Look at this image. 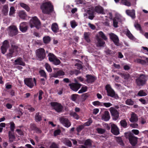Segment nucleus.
<instances>
[{"instance_id":"338daca9","label":"nucleus","mask_w":148,"mask_h":148,"mask_svg":"<svg viewBox=\"0 0 148 148\" xmlns=\"http://www.w3.org/2000/svg\"><path fill=\"white\" fill-rule=\"evenodd\" d=\"M111 132L114 134L117 135L119 133V130H111Z\"/></svg>"},{"instance_id":"c85d7f7f","label":"nucleus","mask_w":148,"mask_h":148,"mask_svg":"<svg viewBox=\"0 0 148 148\" xmlns=\"http://www.w3.org/2000/svg\"><path fill=\"white\" fill-rule=\"evenodd\" d=\"M125 12L127 15L130 16L132 18H133L134 17L135 13L134 10H126Z\"/></svg>"},{"instance_id":"a211bd4d","label":"nucleus","mask_w":148,"mask_h":148,"mask_svg":"<svg viewBox=\"0 0 148 148\" xmlns=\"http://www.w3.org/2000/svg\"><path fill=\"white\" fill-rule=\"evenodd\" d=\"M110 119V116L109 112L105 111L101 116V119L105 121H108Z\"/></svg>"},{"instance_id":"dca6fc26","label":"nucleus","mask_w":148,"mask_h":148,"mask_svg":"<svg viewBox=\"0 0 148 148\" xmlns=\"http://www.w3.org/2000/svg\"><path fill=\"white\" fill-rule=\"evenodd\" d=\"M25 84L30 88L34 86L32 78H26L24 80Z\"/></svg>"},{"instance_id":"37998d69","label":"nucleus","mask_w":148,"mask_h":148,"mask_svg":"<svg viewBox=\"0 0 148 148\" xmlns=\"http://www.w3.org/2000/svg\"><path fill=\"white\" fill-rule=\"evenodd\" d=\"M120 74L122 78L125 79H128L129 77V75L128 74L122 73H121Z\"/></svg>"},{"instance_id":"b1692460","label":"nucleus","mask_w":148,"mask_h":148,"mask_svg":"<svg viewBox=\"0 0 148 148\" xmlns=\"http://www.w3.org/2000/svg\"><path fill=\"white\" fill-rule=\"evenodd\" d=\"M126 30L125 34L128 38L131 40H135L136 39L135 38L131 33L129 30L127 29Z\"/></svg>"},{"instance_id":"5fc2aeb1","label":"nucleus","mask_w":148,"mask_h":148,"mask_svg":"<svg viewBox=\"0 0 148 148\" xmlns=\"http://www.w3.org/2000/svg\"><path fill=\"white\" fill-rule=\"evenodd\" d=\"M79 73H80L79 71L76 70H74L70 71V74L71 75L75 74L76 75H77Z\"/></svg>"},{"instance_id":"72a5a7b5","label":"nucleus","mask_w":148,"mask_h":148,"mask_svg":"<svg viewBox=\"0 0 148 148\" xmlns=\"http://www.w3.org/2000/svg\"><path fill=\"white\" fill-rule=\"evenodd\" d=\"M63 142L65 145L69 147H71L72 144L71 141L66 138H64L63 140Z\"/></svg>"},{"instance_id":"6e6d98bb","label":"nucleus","mask_w":148,"mask_h":148,"mask_svg":"<svg viewBox=\"0 0 148 148\" xmlns=\"http://www.w3.org/2000/svg\"><path fill=\"white\" fill-rule=\"evenodd\" d=\"M52 62L56 65H58L60 63V61L56 58Z\"/></svg>"},{"instance_id":"e433bc0d","label":"nucleus","mask_w":148,"mask_h":148,"mask_svg":"<svg viewBox=\"0 0 148 148\" xmlns=\"http://www.w3.org/2000/svg\"><path fill=\"white\" fill-rule=\"evenodd\" d=\"M2 12L5 15L7 14L8 11V5H5L3 6Z\"/></svg>"},{"instance_id":"39448f33","label":"nucleus","mask_w":148,"mask_h":148,"mask_svg":"<svg viewBox=\"0 0 148 148\" xmlns=\"http://www.w3.org/2000/svg\"><path fill=\"white\" fill-rule=\"evenodd\" d=\"M106 89L107 91L108 96L113 97L116 99H118L119 98L118 96L115 94L114 91L111 88L110 85L108 84L106 85Z\"/></svg>"},{"instance_id":"423d86ee","label":"nucleus","mask_w":148,"mask_h":148,"mask_svg":"<svg viewBox=\"0 0 148 148\" xmlns=\"http://www.w3.org/2000/svg\"><path fill=\"white\" fill-rule=\"evenodd\" d=\"M30 24L31 28L35 26L37 28H39L40 23L38 18L36 16H34L30 20Z\"/></svg>"},{"instance_id":"393cba45","label":"nucleus","mask_w":148,"mask_h":148,"mask_svg":"<svg viewBox=\"0 0 148 148\" xmlns=\"http://www.w3.org/2000/svg\"><path fill=\"white\" fill-rule=\"evenodd\" d=\"M92 123V121L91 120H89V121L85 123L83 125L79 126L77 128V130H82L84 129V126H88Z\"/></svg>"},{"instance_id":"f3484780","label":"nucleus","mask_w":148,"mask_h":148,"mask_svg":"<svg viewBox=\"0 0 148 148\" xmlns=\"http://www.w3.org/2000/svg\"><path fill=\"white\" fill-rule=\"evenodd\" d=\"M81 148H91L92 147V141L90 139L86 140L84 145H81Z\"/></svg>"},{"instance_id":"c9c22d12","label":"nucleus","mask_w":148,"mask_h":148,"mask_svg":"<svg viewBox=\"0 0 148 148\" xmlns=\"http://www.w3.org/2000/svg\"><path fill=\"white\" fill-rule=\"evenodd\" d=\"M20 6L27 11H29L30 10V8L26 4L23 3H20Z\"/></svg>"},{"instance_id":"603ef678","label":"nucleus","mask_w":148,"mask_h":148,"mask_svg":"<svg viewBox=\"0 0 148 148\" xmlns=\"http://www.w3.org/2000/svg\"><path fill=\"white\" fill-rule=\"evenodd\" d=\"M87 89V87L86 86L82 87L81 89L79 90L78 92L79 93H82L83 92H86Z\"/></svg>"},{"instance_id":"e2e57ef3","label":"nucleus","mask_w":148,"mask_h":148,"mask_svg":"<svg viewBox=\"0 0 148 148\" xmlns=\"http://www.w3.org/2000/svg\"><path fill=\"white\" fill-rule=\"evenodd\" d=\"M78 95L76 94H73L71 96V99L73 101H76L77 97V96Z\"/></svg>"},{"instance_id":"ea45409f","label":"nucleus","mask_w":148,"mask_h":148,"mask_svg":"<svg viewBox=\"0 0 148 148\" xmlns=\"http://www.w3.org/2000/svg\"><path fill=\"white\" fill-rule=\"evenodd\" d=\"M39 112L37 113L35 116V120L37 122H39L42 120L41 117L39 115Z\"/></svg>"},{"instance_id":"680f3d73","label":"nucleus","mask_w":148,"mask_h":148,"mask_svg":"<svg viewBox=\"0 0 148 148\" xmlns=\"http://www.w3.org/2000/svg\"><path fill=\"white\" fill-rule=\"evenodd\" d=\"M102 104L106 108L109 107L112 105V104L109 102L104 103H103Z\"/></svg>"},{"instance_id":"6e6552de","label":"nucleus","mask_w":148,"mask_h":148,"mask_svg":"<svg viewBox=\"0 0 148 148\" xmlns=\"http://www.w3.org/2000/svg\"><path fill=\"white\" fill-rule=\"evenodd\" d=\"M109 110L111 115L113 119L116 120L119 117V112L114 108L112 107L110 108Z\"/></svg>"},{"instance_id":"c03bdc74","label":"nucleus","mask_w":148,"mask_h":148,"mask_svg":"<svg viewBox=\"0 0 148 148\" xmlns=\"http://www.w3.org/2000/svg\"><path fill=\"white\" fill-rule=\"evenodd\" d=\"M147 94L143 90L139 91L138 94V95L139 96H144L147 95Z\"/></svg>"},{"instance_id":"aec40b11","label":"nucleus","mask_w":148,"mask_h":148,"mask_svg":"<svg viewBox=\"0 0 148 148\" xmlns=\"http://www.w3.org/2000/svg\"><path fill=\"white\" fill-rule=\"evenodd\" d=\"M86 13L88 15V18L91 20H92L95 17L94 15V10L91 8H89L86 11Z\"/></svg>"},{"instance_id":"774afa93","label":"nucleus","mask_w":148,"mask_h":148,"mask_svg":"<svg viewBox=\"0 0 148 148\" xmlns=\"http://www.w3.org/2000/svg\"><path fill=\"white\" fill-rule=\"evenodd\" d=\"M50 148H59L58 145L55 143H53L50 147Z\"/></svg>"},{"instance_id":"2f4dec72","label":"nucleus","mask_w":148,"mask_h":148,"mask_svg":"<svg viewBox=\"0 0 148 148\" xmlns=\"http://www.w3.org/2000/svg\"><path fill=\"white\" fill-rule=\"evenodd\" d=\"M87 81L88 83H92L94 82L95 80V78L94 77L91 75H86Z\"/></svg>"},{"instance_id":"f704fd0d","label":"nucleus","mask_w":148,"mask_h":148,"mask_svg":"<svg viewBox=\"0 0 148 148\" xmlns=\"http://www.w3.org/2000/svg\"><path fill=\"white\" fill-rule=\"evenodd\" d=\"M18 15L20 17L23 19H25L27 16V15L24 11H20L18 12Z\"/></svg>"},{"instance_id":"4c0bfd02","label":"nucleus","mask_w":148,"mask_h":148,"mask_svg":"<svg viewBox=\"0 0 148 148\" xmlns=\"http://www.w3.org/2000/svg\"><path fill=\"white\" fill-rule=\"evenodd\" d=\"M49 59L51 62H52L56 58V57L53 54L49 53L48 54Z\"/></svg>"},{"instance_id":"bb28decb","label":"nucleus","mask_w":148,"mask_h":148,"mask_svg":"<svg viewBox=\"0 0 148 148\" xmlns=\"http://www.w3.org/2000/svg\"><path fill=\"white\" fill-rule=\"evenodd\" d=\"M138 117L136 114L134 113L131 114V117L130 119V121L131 122H136L138 121Z\"/></svg>"},{"instance_id":"412c9836","label":"nucleus","mask_w":148,"mask_h":148,"mask_svg":"<svg viewBox=\"0 0 148 148\" xmlns=\"http://www.w3.org/2000/svg\"><path fill=\"white\" fill-rule=\"evenodd\" d=\"M14 64L15 65H19L24 66L25 64L23 61L22 58L19 57L17 58L14 61Z\"/></svg>"},{"instance_id":"ddd939ff","label":"nucleus","mask_w":148,"mask_h":148,"mask_svg":"<svg viewBox=\"0 0 148 148\" xmlns=\"http://www.w3.org/2000/svg\"><path fill=\"white\" fill-rule=\"evenodd\" d=\"M75 82V83H72L69 84V85L72 90L76 91L80 88L81 85L80 84L77 83L76 81Z\"/></svg>"},{"instance_id":"6ab92c4d","label":"nucleus","mask_w":148,"mask_h":148,"mask_svg":"<svg viewBox=\"0 0 148 148\" xmlns=\"http://www.w3.org/2000/svg\"><path fill=\"white\" fill-rule=\"evenodd\" d=\"M122 21L121 17L119 16H116L113 19V24L114 26L115 27H118V22H121Z\"/></svg>"},{"instance_id":"a878e982","label":"nucleus","mask_w":148,"mask_h":148,"mask_svg":"<svg viewBox=\"0 0 148 148\" xmlns=\"http://www.w3.org/2000/svg\"><path fill=\"white\" fill-rule=\"evenodd\" d=\"M51 28L52 31L54 32L57 33L58 32L59 28L57 24L54 23L52 24Z\"/></svg>"},{"instance_id":"7ed1b4c3","label":"nucleus","mask_w":148,"mask_h":148,"mask_svg":"<svg viewBox=\"0 0 148 148\" xmlns=\"http://www.w3.org/2000/svg\"><path fill=\"white\" fill-rule=\"evenodd\" d=\"M148 79L147 76L141 74L139 77L136 79V83L138 86H143L145 84Z\"/></svg>"},{"instance_id":"20e7f679","label":"nucleus","mask_w":148,"mask_h":148,"mask_svg":"<svg viewBox=\"0 0 148 148\" xmlns=\"http://www.w3.org/2000/svg\"><path fill=\"white\" fill-rule=\"evenodd\" d=\"M36 53L37 58L40 61L44 59L45 57V51L43 48H40L37 49Z\"/></svg>"},{"instance_id":"2eb2a0df","label":"nucleus","mask_w":148,"mask_h":148,"mask_svg":"<svg viewBox=\"0 0 148 148\" xmlns=\"http://www.w3.org/2000/svg\"><path fill=\"white\" fill-rule=\"evenodd\" d=\"M27 23L25 22L21 23L20 25L19 29L23 32H25L27 30Z\"/></svg>"},{"instance_id":"5701e85b","label":"nucleus","mask_w":148,"mask_h":148,"mask_svg":"<svg viewBox=\"0 0 148 148\" xmlns=\"http://www.w3.org/2000/svg\"><path fill=\"white\" fill-rule=\"evenodd\" d=\"M65 73L62 70H60L58 71L56 73L53 74V77L55 78L59 76L64 75Z\"/></svg>"},{"instance_id":"8fccbe9b","label":"nucleus","mask_w":148,"mask_h":148,"mask_svg":"<svg viewBox=\"0 0 148 148\" xmlns=\"http://www.w3.org/2000/svg\"><path fill=\"white\" fill-rule=\"evenodd\" d=\"M45 68L47 71L49 72H51L52 71V69L51 66L48 63H46L45 65Z\"/></svg>"},{"instance_id":"79ce46f5","label":"nucleus","mask_w":148,"mask_h":148,"mask_svg":"<svg viewBox=\"0 0 148 148\" xmlns=\"http://www.w3.org/2000/svg\"><path fill=\"white\" fill-rule=\"evenodd\" d=\"M39 73L41 77H44L47 79V75L45 71L43 70H40L39 71Z\"/></svg>"},{"instance_id":"3c124183","label":"nucleus","mask_w":148,"mask_h":148,"mask_svg":"<svg viewBox=\"0 0 148 148\" xmlns=\"http://www.w3.org/2000/svg\"><path fill=\"white\" fill-rule=\"evenodd\" d=\"M125 102L126 104L128 105H133L134 103V102L131 99H127Z\"/></svg>"},{"instance_id":"a18cd8bd","label":"nucleus","mask_w":148,"mask_h":148,"mask_svg":"<svg viewBox=\"0 0 148 148\" xmlns=\"http://www.w3.org/2000/svg\"><path fill=\"white\" fill-rule=\"evenodd\" d=\"M99 34L100 36L105 40H107V38L105 36V34L102 32H99Z\"/></svg>"},{"instance_id":"c756f323","label":"nucleus","mask_w":148,"mask_h":148,"mask_svg":"<svg viewBox=\"0 0 148 148\" xmlns=\"http://www.w3.org/2000/svg\"><path fill=\"white\" fill-rule=\"evenodd\" d=\"M97 45L98 47L103 46L105 44V42L99 37L97 38Z\"/></svg>"},{"instance_id":"0e129e2a","label":"nucleus","mask_w":148,"mask_h":148,"mask_svg":"<svg viewBox=\"0 0 148 148\" xmlns=\"http://www.w3.org/2000/svg\"><path fill=\"white\" fill-rule=\"evenodd\" d=\"M43 94V92L41 90H40L39 91V96L38 99L39 100H40L42 99V95Z\"/></svg>"},{"instance_id":"49530a36","label":"nucleus","mask_w":148,"mask_h":148,"mask_svg":"<svg viewBox=\"0 0 148 148\" xmlns=\"http://www.w3.org/2000/svg\"><path fill=\"white\" fill-rule=\"evenodd\" d=\"M116 141L118 144H119L121 145L122 146H124V144L121 138L118 137L117 138Z\"/></svg>"},{"instance_id":"a19ab883","label":"nucleus","mask_w":148,"mask_h":148,"mask_svg":"<svg viewBox=\"0 0 148 148\" xmlns=\"http://www.w3.org/2000/svg\"><path fill=\"white\" fill-rule=\"evenodd\" d=\"M44 42L45 44L48 43L51 40V39L48 36L44 37L43 38Z\"/></svg>"},{"instance_id":"f257e3e1","label":"nucleus","mask_w":148,"mask_h":148,"mask_svg":"<svg viewBox=\"0 0 148 148\" xmlns=\"http://www.w3.org/2000/svg\"><path fill=\"white\" fill-rule=\"evenodd\" d=\"M41 9L43 13L49 14L53 11V7L49 1L43 3L41 6Z\"/></svg>"},{"instance_id":"58836bf2","label":"nucleus","mask_w":148,"mask_h":148,"mask_svg":"<svg viewBox=\"0 0 148 148\" xmlns=\"http://www.w3.org/2000/svg\"><path fill=\"white\" fill-rule=\"evenodd\" d=\"M70 114V115L73 116L74 119L77 120L79 119V116L75 112H72Z\"/></svg>"},{"instance_id":"13d9d810","label":"nucleus","mask_w":148,"mask_h":148,"mask_svg":"<svg viewBox=\"0 0 148 148\" xmlns=\"http://www.w3.org/2000/svg\"><path fill=\"white\" fill-rule=\"evenodd\" d=\"M11 48H12L15 51H18V46L14 44H12Z\"/></svg>"},{"instance_id":"864d4df0","label":"nucleus","mask_w":148,"mask_h":148,"mask_svg":"<svg viewBox=\"0 0 148 148\" xmlns=\"http://www.w3.org/2000/svg\"><path fill=\"white\" fill-rule=\"evenodd\" d=\"M136 62L137 63H140L142 64H146V62L145 60L139 59H136Z\"/></svg>"},{"instance_id":"4d7b16f0","label":"nucleus","mask_w":148,"mask_h":148,"mask_svg":"<svg viewBox=\"0 0 148 148\" xmlns=\"http://www.w3.org/2000/svg\"><path fill=\"white\" fill-rule=\"evenodd\" d=\"M92 103L93 105L95 106H103L102 103L99 102L98 101H94Z\"/></svg>"},{"instance_id":"09e8293b","label":"nucleus","mask_w":148,"mask_h":148,"mask_svg":"<svg viewBox=\"0 0 148 148\" xmlns=\"http://www.w3.org/2000/svg\"><path fill=\"white\" fill-rule=\"evenodd\" d=\"M120 124L121 126L124 128H125L127 126V123L125 120H121L120 121Z\"/></svg>"},{"instance_id":"de8ad7c7","label":"nucleus","mask_w":148,"mask_h":148,"mask_svg":"<svg viewBox=\"0 0 148 148\" xmlns=\"http://www.w3.org/2000/svg\"><path fill=\"white\" fill-rule=\"evenodd\" d=\"M70 24L71 27L73 28H75L77 25V24L74 20L70 22Z\"/></svg>"},{"instance_id":"052dcab7","label":"nucleus","mask_w":148,"mask_h":148,"mask_svg":"<svg viewBox=\"0 0 148 148\" xmlns=\"http://www.w3.org/2000/svg\"><path fill=\"white\" fill-rule=\"evenodd\" d=\"M105 52L107 54H110V55H112L114 54L115 53L114 52L109 49H107L105 51Z\"/></svg>"},{"instance_id":"7c9ffc66","label":"nucleus","mask_w":148,"mask_h":148,"mask_svg":"<svg viewBox=\"0 0 148 148\" xmlns=\"http://www.w3.org/2000/svg\"><path fill=\"white\" fill-rule=\"evenodd\" d=\"M95 9L96 12L98 13L104 14L103 9L102 7L101 6H96Z\"/></svg>"},{"instance_id":"f8f14e48","label":"nucleus","mask_w":148,"mask_h":148,"mask_svg":"<svg viewBox=\"0 0 148 148\" xmlns=\"http://www.w3.org/2000/svg\"><path fill=\"white\" fill-rule=\"evenodd\" d=\"M110 39L113 41L115 45H119V39L118 36L113 33H110L109 34Z\"/></svg>"},{"instance_id":"9d476101","label":"nucleus","mask_w":148,"mask_h":148,"mask_svg":"<svg viewBox=\"0 0 148 148\" xmlns=\"http://www.w3.org/2000/svg\"><path fill=\"white\" fill-rule=\"evenodd\" d=\"M60 122L65 127H68L71 125V123L68 119L63 117L59 118Z\"/></svg>"},{"instance_id":"cd10ccee","label":"nucleus","mask_w":148,"mask_h":148,"mask_svg":"<svg viewBox=\"0 0 148 148\" xmlns=\"http://www.w3.org/2000/svg\"><path fill=\"white\" fill-rule=\"evenodd\" d=\"M90 33L89 32H84V38L86 42H90Z\"/></svg>"},{"instance_id":"f03ea898","label":"nucleus","mask_w":148,"mask_h":148,"mask_svg":"<svg viewBox=\"0 0 148 148\" xmlns=\"http://www.w3.org/2000/svg\"><path fill=\"white\" fill-rule=\"evenodd\" d=\"M125 134V137L128 139L130 143L132 146H135L137 144L138 138L134 136L131 132H126Z\"/></svg>"},{"instance_id":"1a4fd4ad","label":"nucleus","mask_w":148,"mask_h":148,"mask_svg":"<svg viewBox=\"0 0 148 148\" xmlns=\"http://www.w3.org/2000/svg\"><path fill=\"white\" fill-rule=\"evenodd\" d=\"M8 30L10 32V35L13 36L16 35L18 34V29L16 26L11 25L8 28Z\"/></svg>"},{"instance_id":"4be33fe9","label":"nucleus","mask_w":148,"mask_h":148,"mask_svg":"<svg viewBox=\"0 0 148 148\" xmlns=\"http://www.w3.org/2000/svg\"><path fill=\"white\" fill-rule=\"evenodd\" d=\"M104 126L106 127V128L109 130L110 128V126L111 127V130H118V128L117 126L113 123H110L109 124H105Z\"/></svg>"},{"instance_id":"bf43d9fd","label":"nucleus","mask_w":148,"mask_h":148,"mask_svg":"<svg viewBox=\"0 0 148 148\" xmlns=\"http://www.w3.org/2000/svg\"><path fill=\"white\" fill-rule=\"evenodd\" d=\"M15 13V9L14 7H11L10 8V11L9 12V15L10 16L12 15Z\"/></svg>"},{"instance_id":"473e14b6","label":"nucleus","mask_w":148,"mask_h":148,"mask_svg":"<svg viewBox=\"0 0 148 148\" xmlns=\"http://www.w3.org/2000/svg\"><path fill=\"white\" fill-rule=\"evenodd\" d=\"M13 131L14 130H11L8 132L9 140L11 142L13 141V139L14 138Z\"/></svg>"},{"instance_id":"9b49d317","label":"nucleus","mask_w":148,"mask_h":148,"mask_svg":"<svg viewBox=\"0 0 148 148\" xmlns=\"http://www.w3.org/2000/svg\"><path fill=\"white\" fill-rule=\"evenodd\" d=\"M9 47V42L7 40H5L3 42L2 45L1 47V53L4 54L6 52L7 49Z\"/></svg>"},{"instance_id":"4468645a","label":"nucleus","mask_w":148,"mask_h":148,"mask_svg":"<svg viewBox=\"0 0 148 148\" xmlns=\"http://www.w3.org/2000/svg\"><path fill=\"white\" fill-rule=\"evenodd\" d=\"M134 1L132 4L131 3L127 0H121L120 3L128 7H130L132 5H135L136 4V0H134Z\"/></svg>"},{"instance_id":"69168bd1","label":"nucleus","mask_w":148,"mask_h":148,"mask_svg":"<svg viewBox=\"0 0 148 148\" xmlns=\"http://www.w3.org/2000/svg\"><path fill=\"white\" fill-rule=\"evenodd\" d=\"M134 27L136 29L138 30H141V27L140 25L138 23H135L134 24Z\"/></svg>"},{"instance_id":"0eeeda50","label":"nucleus","mask_w":148,"mask_h":148,"mask_svg":"<svg viewBox=\"0 0 148 148\" xmlns=\"http://www.w3.org/2000/svg\"><path fill=\"white\" fill-rule=\"evenodd\" d=\"M50 104L53 108L58 112H61L63 110V107L60 103L52 102H51Z\"/></svg>"}]
</instances>
